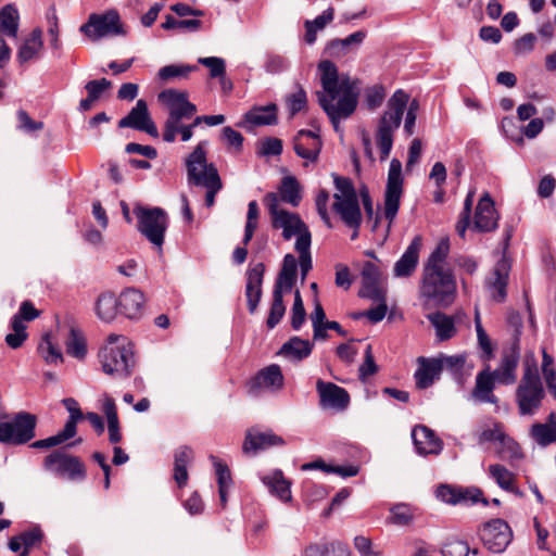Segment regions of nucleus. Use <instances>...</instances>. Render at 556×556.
Segmentation results:
<instances>
[{
  "instance_id": "45",
  "label": "nucleus",
  "mask_w": 556,
  "mask_h": 556,
  "mask_svg": "<svg viewBox=\"0 0 556 556\" xmlns=\"http://www.w3.org/2000/svg\"><path fill=\"white\" fill-rule=\"evenodd\" d=\"M66 352L73 357L84 358L87 354L86 340L83 332L72 326L66 339Z\"/></svg>"
},
{
  "instance_id": "1",
  "label": "nucleus",
  "mask_w": 556,
  "mask_h": 556,
  "mask_svg": "<svg viewBox=\"0 0 556 556\" xmlns=\"http://www.w3.org/2000/svg\"><path fill=\"white\" fill-rule=\"evenodd\" d=\"M321 91H317L320 108L329 117L336 131L340 130L341 119L349 118L356 110L359 96V80L348 74H339L332 61L324 60L318 64Z\"/></svg>"
},
{
  "instance_id": "29",
  "label": "nucleus",
  "mask_w": 556,
  "mask_h": 556,
  "mask_svg": "<svg viewBox=\"0 0 556 556\" xmlns=\"http://www.w3.org/2000/svg\"><path fill=\"white\" fill-rule=\"evenodd\" d=\"M296 276L298 261L293 254H286L274 290H278L281 294L290 292L295 285Z\"/></svg>"
},
{
  "instance_id": "56",
  "label": "nucleus",
  "mask_w": 556,
  "mask_h": 556,
  "mask_svg": "<svg viewBox=\"0 0 556 556\" xmlns=\"http://www.w3.org/2000/svg\"><path fill=\"white\" fill-rule=\"evenodd\" d=\"M38 351L48 364H58L63 362L61 350L55 346L49 336H46L38 346Z\"/></svg>"
},
{
  "instance_id": "58",
  "label": "nucleus",
  "mask_w": 556,
  "mask_h": 556,
  "mask_svg": "<svg viewBox=\"0 0 556 556\" xmlns=\"http://www.w3.org/2000/svg\"><path fill=\"white\" fill-rule=\"evenodd\" d=\"M306 312L299 290L294 292V302L291 309V326L299 330L305 321Z\"/></svg>"
},
{
  "instance_id": "31",
  "label": "nucleus",
  "mask_w": 556,
  "mask_h": 556,
  "mask_svg": "<svg viewBox=\"0 0 556 556\" xmlns=\"http://www.w3.org/2000/svg\"><path fill=\"white\" fill-rule=\"evenodd\" d=\"M332 210L346 227L361 228L363 215L358 199L333 202Z\"/></svg>"
},
{
  "instance_id": "11",
  "label": "nucleus",
  "mask_w": 556,
  "mask_h": 556,
  "mask_svg": "<svg viewBox=\"0 0 556 556\" xmlns=\"http://www.w3.org/2000/svg\"><path fill=\"white\" fill-rule=\"evenodd\" d=\"M37 418L26 412L17 413L11 421L0 422V442L21 445L35 438Z\"/></svg>"
},
{
  "instance_id": "14",
  "label": "nucleus",
  "mask_w": 556,
  "mask_h": 556,
  "mask_svg": "<svg viewBox=\"0 0 556 556\" xmlns=\"http://www.w3.org/2000/svg\"><path fill=\"white\" fill-rule=\"evenodd\" d=\"M483 545L492 553L505 552L513 540V531L509 525L501 519H491L484 522L478 530Z\"/></svg>"
},
{
  "instance_id": "44",
  "label": "nucleus",
  "mask_w": 556,
  "mask_h": 556,
  "mask_svg": "<svg viewBox=\"0 0 556 556\" xmlns=\"http://www.w3.org/2000/svg\"><path fill=\"white\" fill-rule=\"evenodd\" d=\"M18 12L17 10L8 4L0 11V34L15 38L18 30Z\"/></svg>"
},
{
  "instance_id": "46",
  "label": "nucleus",
  "mask_w": 556,
  "mask_h": 556,
  "mask_svg": "<svg viewBox=\"0 0 556 556\" xmlns=\"http://www.w3.org/2000/svg\"><path fill=\"white\" fill-rule=\"evenodd\" d=\"M496 454L501 459L510 463L519 460L523 457L519 444L511 438L507 437L506 434H504L501 441L498 442Z\"/></svg>"
},
{
  "instance_id": "5",
  "label": "nucleus",
  "mask_w": 556,
  "mask_h": 556,
  "mask_svg": "<svg viewBox=\"0 0 556 556\" xmlns=\"http://www.w3.org/2000/svg\"><path fill=\"white\" fill-rule=\"evenodd\" d=\"M408 101V94L402 89H397L388 100L387 110L378 122L376 132V142L380 150L381 161L387 160L390 155L394 132L401 126Z\"/></svg>"
},
{
  "instance_id": "63",
  "label": "nucleus",
  "mask_w": 556,
  "mask_h": 556,
  "mask_svg": "<svg viewBox=\"0 0 556 556\" xmlns=\"http://www.w3.org/2000/svg\"><path fill=\"white\" fill-rule=\"evenodd\" d=\"M306 92L302 87H299L298 90L287 99L288 109L292 116L302 111L306 106Z\"/></svg>"
},
{
  "instance_id": "21",
  "label": "nucleus",
  "mask_w": 556,
  "mask_h": 556,
  "mask_svg": "<svg viewBox=\"0 0 556 556\" xmlns=\"http://www.w3.org/2000/svg\"><path fill=\"white\" fill-rule=\"evenodd\" d=\"M422 247L421 236H416L410 241L404 253L393 266V276L396 278H408L415 273L419 263V253Z\"/></svg>"
},
{
  "instance_id": "18",
  "label": "nucleus",
  "mask_w": 556,
  "mask_h": 556,
  "mask_svg": "<svg viewBox=\"0 0 556 556\" xmlns=\"http://www.w3.org/2000/svg\"><path fill=\"white\" fill-rule=\"evenodd\" d=\"M316 390L319 395L320 406L323 408L345 409L350 403L348 391L332 382H325L318 379Z\"/></svg>"
},
{
  "instance_id": "64",
  "label": "nucleus",
  "mask_w": 556,
  "mask_h": 556,
  "mask_svg": "<svg viewBox=\"0 0 556 556\" xmlns=\"http://www.w3.org/2000/svg\"><path fill=\"white\" fill-rule=\"evenodd\" d=\"M442 365V370L446 369L451 371L453 375H459L465 366L466 357L464 355H452V356H442L437 358Z\"/></svg>"
},
{
  "instance_id": "47",
  "label": "nucleus",
  "mask_w": 556,
  "mask_h": 556,
  "mask_svg": "<svg viewBox=\"0 0 556 556\" xmlns=\"http://www.w3.org/2000/svg\"><path fill=\"white\" fill-rule=\"evenodd\" d=\"M332 178L337 190L333 194V202L358 199L356 189L350 178L337 174H332Z\"/></svg>"
},
{
  "instance_id": "37",
  "label": "nucleus",
  "mask_w": 556,
  "mask_h": 556,
  "mask_svg": "<svg viewBox=\"0 0 556 556\" xmlns=\"http://www.w3.org/2000/svg\"><path fill=\"white\" fill-rule=\"evenodd\" d=\"M279 203L282 201L292 205L299 206L302 200L301 186L294 176H286L281 179L278 187Z\"/></svg>"
},
{
  "instance_id": "48",
  "label": "nucleus",
  "mask_w": 556,
  "mask_h": 556,
  "mask_svg": "<svg viewBox=\"0 0 556 556\" xmlns=\"http://www.w3.org/2000/svg\"><path fill=\"white\" fill-rule=\"evenodd\" d=\"M197 70V65L169 64L159 70L157 77L162 81H168L175 78H187L191 72Z\"/></svg>"
},
{
  "instance_id": "49",
  "label": "nucleus",
  "mask_w": 556,
  "mask_h": 556,
  "mask_svg": "<svg viewBox=\"0 0 556 556\" xmlns=\"http://www.w3.org/2000/svg\"><path fill=\"white\" fill-rule=\"evenodd\" d=\"M450 253L448 239H442L430 253L424 268H447L446 258Z\"/></svg>"
},
{
  "instance_id": "36",
  "label": "nucleus",
  "mask_w": 556,
  "mask_h": 556,
  "mask_svg": "<svg viewBox=\"0 0 556 556\" xmlns=\"http://www.w3.org/2000/svg\"><path fill=\"white\" fill-rule=\"evenodd\" d=\"M263 483L283 502L291 500L290 482L285 479L281 470H274L271 473L262 478Z\"/></svg>"
},
{
  "instance_id": "4",
  "label": "nucleus",
  "mask_w": 556,
  "mask_h": 556,
  "mask_svg": "<svg viewBox=\"0 0 556 556\" xmlns=\"http://www.w3.org/2000/svg\"><path fill=\"white\" fill-rule=\"evenodd\" d=\"M206 141H200L186 159L187 181L189 185L206 189L205 205L212 207L215 197L222 190L223 182L213 163H207Z\"/></svg>"
},
{
  "instance_id": "59",
  "label": "nucleus",
  "mask_w": 556,
  "mask_h": 556,
  "mask_svg": "<svg viewBox=\"0 0 556 556\" xmlns=\"http://www.w3.org/2000/svg\"><path fill=\"white\" fill-rule=\"evenodd\" d=\"M198 62L210 70L212 78H222L226 73V64L224 59L217 56L200 58Z\"/></svg>"
},
{
  "instance_id": "30",
  "label": "nucleus",
  "mask_w": 556,
  "mask_h": 556,
  "mask_svg": "<svg viewBox=\"0 0 556 556\" xmlns=\"http://www.w3.org/2000/svg\"><path fill=\"white\" fill-rule=\"evenodd\" d=\"M418 363L419 367L414 375L416 387L418 389H427L439 378L442 365L437 358L427 359L419 357Z\"/></svg>"
},
{
  "instance_id": "34",
  "label": "nucleus",
  "mask_w": 556,
  "mask_h": 556,
  "mask_svg": "<svg viewBox=\"0 0 556 556\" xmlns=\"http://www.w3.org/2000/svg\"><path fill=\"white\" fill-rule=\"evenodd\" d=\"M42 46V31L40 28H35L17 51L16 58L18 63L24 64L37 58Z\"/></svg>"
},
{
  "instance_id": "60",
  "label": "nucleus",
  "mask_w": 556,
  "mask_h": 556,
  "mask_svg": "<svg viewBox=\"0 0 556 556\" xmlns=\"http://www.w3.org/2000/svg\"><path fill=\"white\" fill-rule=\"evenodd\" d=\"M282 148L280 139L268 137L260 142L257 153L261 156H277L282 153Z\"/></svg>"
},
{
  "instance_id": "16",
  "label": "nucleus",
  "mask_w": 556,
  "mask_h": 556,
  "mask_svg": "<svg viewBox=\"0 0 556 556\" xmlns=\"http://www.w3.org/2000/svg\"><path fill=\"white\" fill-rule=\"evenodd\" d=\"M362 289L359 296L370 300H382L386 289L382 283V275L377 265L371 262H365L362 271Z\"/></svg>"
},
{
  "instance_id": "25",
  "label": "nucleus",
  "mask_w": 556,
  "mask_h": 556,
  "mask_svg": "<svg viewBox=\"0 0 556 556\" xmlns=\"http://www.w3.org/2000/svg\"><path fill=\"white\" fill-rule=\"evenodd\" d=\"M412 439L417 453L420 455H437L442 451V441L430 428L424 425H417L413 428Z\"/></svg>"
},
{
  "instance_id": "50",
  "label": "nucleus",
  "mask_w": 556,
  "mask_h": 556,
  "mask_svg": "<svg viewBox=\"0 0 556 556\" xmlns=\"http://www.w3.org/2000/svg\"><path fill=\"white\" fill-rule=\"evenodd\" d=\"M488 473L490 478H492L495 483L504 491L510 489L511 484L516 481L515 473L500 464L490 465L488 468Z\"/></svg>"
},
{
  "instance_id": "10",
  "label": "nucleus",
  "mask_w": 556,
  "mask_h": 556,
  "mask_svg": "<svg viewBox=\"0 0 556 556\" xmlns=\"http://www.w3.org/2000/svg\"><path fill=\"white\" fill-rule=\"evenodd\" d=\"M79 31L93 42L105 37L125 35L121 16L114 9L101 14L91 13Z\"/></svg>"
},
{
  "instance_id": "22",
  "label": "nucleus",
  "mask_w": 556,
  "mask_h": 556,
  "mask_svg": "<svg viewBox=\"0 0 556 556\" xmlns=\"http://www.w3.org/2000/svg\"><path fill=\"white\" fill-rule=\"evenodd\" d=\"M265 274V265L257 263L247 270L245 296L248 308L254 314L262 299V285Z\"/></svg>"
},
{
  "instance_id": "33",
  "label": "nucleus",
  "mask_w": 556,
  "mask_h": 556,
  "mask_svg": "<svg viewBox=\"0 0 556 556\" xmlns=\"http://www.w3.org/2000/svg\"><path fill=\"white\" fill-rule=\"evenodd\" d=\"M193 459V451L189 446H180L174 453V480L179 488H184L188 482V465Z\"/></svg>"
},
{
  "instance_id": "20",
  "label": "nucleus",
  "mask_w": 556,
  "mask_h": 556,
  "mask_svg": "<svg viewBox=\"0 0 556 556\" xmlns=\"http://www.w3.org/2000/svg\"><path fill=\"white\" fill-rule=\"evenodd\" d=\"M519 359L520 351L518 344L515 343L503 351L498 367L492 371L498 383L509 386L516 382V370Z\"/></svg>"
},
{
  "instance_id": "15",
  "label": "nucleus",
  "mask_w": 556,
  "mask_h": 556,
  "mask_svg": "<svg viewBox=\"0 0 556 556\" xmlns=\"http://www.w3.org/2000/svg\"><path fill=\"white\" fill-rule=\"evenodd\" d=\"M118 127L143 131L152 138L160 137L159 129L152 119L148 104L143 99L138 100L130 112L118 121Z\"/></svg>"
},
{
  "instance_id": "39",
  "label": "nucleus",
  "mask_w": 556,
  "mask_h": 556,
  "mask_svg": "<svg viewBox=\"0 0 556 556\" xmlns=\"http://www.w3.org/2000/svg\"><path fill=\"white\" fill-rule=\"evenodd\" d=\"M117 313H119L118 298L111 292H105L98 296L96 314L102 321H112Z\"/></svg>"
},
{
  "instance_id": "41",
  "label": "nucleus",
  "mask_w": 556,
  "mask_h": 556,
  "mask_svg": "<svg viewBox=\"0 0 556 556\" xmlns=\"http://www.w3.org/2000/svg\"><path fill=\"white\" fill-rule=\"evenodd\" d=\"M244 118L254 126L274 125L277 123V108L275 104L254 108L245 113Z\"/></svg>"
},
{
  "instance_id": "62",
  "label": "nucleus",
  "mask_w": 556,
  "mask_h": 556,
  "mask_svg": "<svg viewBox=\"0 0 556 556\" xmlns=\"http://www.w3.org/2000/svg\"><path fill=\"white\" fill-rule=\"evenodd\" d=\"M469 553L468 543L460 540H450L441 548L443 556H468Z\"/></svg>"
},
{
  "instance_id": "3",
  "label": "nucleus",
  "mask_w": 556,
  "mask_h": 556,
  "mask_svg": "<svg viewBox=\"0 0 556 556\" xmlns=\"http://www.w3.org/2000/svg\"><path fill=\"white\" fill-rule=\"evenodd\" d=\"M105 375L116 379L130 377L137 365L134 344L125 336L111 333L98 353Z\"/></svg>"
},
{
  "instance_id": "28",
  "label": "nucleus",
  "mask_w": 556,
  "mask_h": 556,
  "mask_svg": "<svg viewBox=\"0 0 556 556\" xmlns=\"http://www.w3.org/2000/svg\"><path fill=\"white\" fill-rule=\"evenodd\" d=\"M144 294L135 289L128 288L118 296L119 314L127 318H138L143 312Z\"/></svg>"
},
{
  "instance_id": "17",
  "label": "nucleus",
  "mask_w": 556,
  "mask_h": 556,
  "mask_svg": "<svg viewBox=\"0 0 556 556\" xmlns=\"http://www.w3.org/2000/svg\"><path fill=\"white\" fill-rule=\"evenodd\" d=\"M510 265L506 260H500L489 278L485 280V289L492 300L502 303L507 296V285L509 278Z\"/></svg>"
},
{
  "instance_id": "26",
  "label": "nucleus",
  "mask_w": 556,
  "mask_h": 556,
  "mask_svg": "<svg viewBox=\"0 0 556 556\" xmlns=\"http://www.w3.org/2000/svg\"><path fill=\"white\" fill-rule=\"evenodd\" d=\"M496 378L490 371V366L481 370L476 377V386L471 392L472 397L480 403H497V397L493 394Z\"/></svg>"
},
{
  "instance_id": "35",
  "label": "nucleus",
  "mask_w": 556,
  "mask_h": 556,
  "mask_svg": "<svg viewBox=\"0 0 556 556\" xmlns=\"http://www.w3.org/2000/svg\"><path fill=\"white\" fill-rule=\"evenodd\" d=\"M314 344L300 337H292L280 349L279 354L293 361H302L309 356Z\"/></svg>"
},
{
  "instance_id": "7",
  "label": "nucleus",
  "mask_w": 556,
  "mask_h": 556,
  "mask_svg": "<svg viewBox=\"0 0 556 556\" xmlns=\"http://www.w3.org/2000/svg\"><path fill=\"white\" fill-rule=\"evenodd\" d=\"M456 291V281L450 268H424L419 293L426 303L448 305Z\"/></svg>"
},
{
  "instance_id": "52",
  "label": "nucleus",
  "mask_w": 556,
  "mask_h": 556,
  "mask_svg": "<svg viewBox=\"0 0 556 556\" xmlns=\"http://www.w3.org/2000/svg\"><path fill=\"white\" fill-rule=\"evenodd\" d=\"M531 437L541 446L556 442V425L534 424L531 427Z\"/></svg>"
},
{
  "instance_id": "19",
  "label": "nucleus",
  "mask_w": 556,
  "mask_h": 556,
  "mask_svg": "<svg viewBox=\"0 0 556 556\" xmlns=\"http://www.w3.org/2000/svg\"><path fill=\"white\" fill-rule=\"evenodd\" d=\"M321 146L319 136L312 130L301 129L293 138V150L296 155L311 163L317 162Z\"/></svg>"
},
{
  "instance_id": "32",
  "label": "nucleus",
  "mask_w": 556,
  "mask_h": 556,
  "mask_svg": "<svg viewBox=\"0 0 556 556\" xmlns=\"http://www.w3.org/2000/svg\"><path fill=\"white\" fill-rule=\"evenodd\" d=\"M283 381L285 378L280 367L273 364L258 371L252 381V387L270 391H279L283 387Z\"/></svg>"
},
{
  "instance_id": "2",
  "label": "nucleus",
  "mask_w": 556,
  "mask_h": 556,
  "mask_svg": "<svg viewBox=\"0 0 556 556\" xmlns=\"http://www.w3.org/2000/svg\"><path fill=\"white\" fill-rule=\"evenodd\" d=\"M159 101L165 106L167 117L163 125L162 139L172 143L177 137L182 142H187L192 138V132L188 126L190 121L197 113V106L188 99V92L177 89H166L159 93Z\"/></svg>"
},
{
  "instance_id": "38",
  "label": "nucleus",
  "mask_w": 556,
  "mask_h": 556,
  "mask_svg": "<svg viewBox=\"0 0 556 556\" xmlns=\"http://www.w3.org/2000/svg\"><path fill=\"white\" fill-rule=\"evenodd\" d=\"M389 511L388 522L400 527L410 526L418 516V508L407 503L394 504Z\"/></svg>"
},
{
  "instance_id": "9",
  "label": "nucleus",
  "mask_w": 556,
  "mask_h": 556,
  "mask_svg": "<svg viewBox=\"0 0 556 556\" xmlns=\"http://www.w3.org/2000/svg\"><path fill=\"white\" fill-rule=\"evenodd\" d=\"M544 389L538 374L536 365H526L523 376L516 391V401L522 416L533 415L540 408Z\"/></svg>"
},
{
  "instance_id": "27",
  "label": "nucleus",
  "mask_w": 556,
  "mask_h": 556,
  "mask_svg": "<svg viewBox=\"0 0 556 556\" xmlns=\"http://www.w3.org/2000/svg\"><path fill=\"white\" fill-rule=\"evenodd\" d=\"M366 31H355L343 39H332L328 41L325 48V52L336 59H340L346 55L349 52L356 50L365 40Z\"/></svg>"
},
{
  "instance_id": "54",
  "label": "nucleus",
  "mask_w": 556,
  "mask_h": 556,
  "mask_svg": "<svg viewBox=\"0 0 556 556\" xmlns=\"http://www.w3.org/2000/svg\"><path fill=\"white\" fill-rule=\"evenodd\" d=\"M286 313V306L283 304V294L278 290L273 291V303L269 309V314L266 320V325L269 329L275 328L282 319Z\"/></svg>"
},
{
  "instance_id": "6",
  "label": "nucleus",
  "mask_w": 556,
  "mask_h": 556,
  "mask_svg": "<svg viewBox=\"0 0 556 556\" xmlns=\"http://www.w3.org/2000/svg\"><path fill=\"white\" fill-rule=\"evenodd\" d=\"M263 202L268 211L271 228L281 230V236L286 241L291 240L293 237L296 240L312 239V233L301 216L298 213L281 207L276 192H268L264 197Z\"/></svg>"
},
{
  "instance_id": "57",
  "label": "nucleus",
  "mask_w": 556,
  "mask_h": 556,
  "mask_svg": "<svg viewBox=\"0 0 556 556\" xmlns=\"http://www.w3.org/2000/svg\"><path fill=\"white\" fill-rule=\"evenodd\" d=\"M386 98V90L382 85H374L365 89V103L368 110L378 109Z\"/></svg>"
},
{
  "instance_id": "51",
  "label": "nucleus",
  "mask_w": 556,
  "mask_h": 556,
  "mask_svg": "<svg viewBox=\"0 0 556 556\" xmlns=\"http://www.w3.org/2000/svg\"><path fill=\"white\" fill-rule=\"evenodd\" d=\"M311 244L312 239L308 238L295 240L294 249L299 253V265L301 268L302 279H305L306 275L313 267Z\"/></svg>"
},
{
  "instance_id": "43",
  "label": "nucleus",
  "mask_w": 556,
  "mask_h": 556,
  "mask_svg": "<svg viewBox=\"0 0 556 556\" xmlns=\"http://www.w3.org/2000/svg\"><path fill=\"white\" fill-rule=\"evenodd\" d=\"M428 319L435 328L437 337L440 341L448 340L455 334V325L452 317L437 312L429 314Z\"/></svg>"
},
{
  "instance_id": "40",
  "label": "nucleus",
  "mask_w": 556,
  "mask_h": 556,
  "mask_svg": "<svg viewBox=\"0 0 556 556\" xmlns=\"http://www.w3.org/2000/svg\"><path fill=\"white\" fill-rule=\"evenodd\" d=\"M334 17V9L329 7L320 15L314 20L304 22L305 36L304 40L307 45H314L317 39V31L323 30Z\"/></svg>"
},
{
  "instance_id": "23",
  "label": "nucleus",
  "mask_w": 556,
  "mask_h": 556,
  "mask_svg": "<svg viewBox=\"0 0 556 556\" xmlns=\"http://www.w3.org/2000/svg\"><path fill=\"white\" fill-rule=\"evenodd\" d=\"M498 214L489 193H484L477 205L473 228L481 232L493 231L497 228Z\"/></svg>"
},
{
  "instance_id": "8",
  "label": "nucleus",
  "mask_w": 556,
  "mask_h": 556,
  "mask_svg": "<svg viewBox=\"0 0 556 556\" xmlns=\"http://www.w3.org/2000/svg\"><path fill=\"white\" fill-rule=\"evenodd\" d=\"M137 230L154 247L162 249L168 228V215L161 207L136 205Z\"/></svg>"
},
{
  "instance_id": "13",
  "label": "nucleus",
  "mask_w": 556,
  "mask_h": 556,
  "mask_svg": "<svg viewBox=\"0 0 556 556\" xmlns=\"http://www.w3.org/2000/svg\"><path fill=\"white\" fill-rule=\"evenodd\" d=\"M43 468L58 477L70 480H84L86 477L85 465L81 460L62 450L53 451L46 456Z\"/></svg>"
},
{
  "instance_id": "55",
  "label": "nucleus",
  "mask_w": 556,
  "mask_h": 556,
  "mask_svg": "<svg viewBox=\"0 0 556 556\" xmlns=\"http://www.w3.org/2000/svg\"><path fill=\"white\" fill-rule=\"evenodd\" d=\"M10 325L13 332L5 336V343L11 349H18L28 337L26 332V325L21 323L17 318H12Z\"/></svg>"
},
{
  "instance_id": "53",
  "label": "nucleus",
  "mask_w": 556,
  "mask_h": 556,
  "mask_svg": "<svg viewBox=\"0 0 556 556\" xmlns=\"http://www.w3.org/2000/svg\"><path fill=\"white\" fill-rule=\"evenodd\" d=\"M202 25L200 20H177L172 15H166L161 27L165 30L177 31H197Z\"/></svg>"
},
{
  "instance_id": "61",
  "label": "nucleus",
  "mask_w": 556,
  "mask_h": 556,
  "mask_svg": "<svg viewBox=\"0 0 556 556\" xmlns=\"http://www.w3.org/2000/svg\"><path fill=\"white\" fill-rule=\"evenodd\" d=\"M112 87V83L106 78L90 80L85 85L87 96L90 100L98 101L104 91Z\"/></svg>"
},
{
  "instance_id": "12",
  "label": "nucleus",
  "mask_w": 556,
  "mask_h": 556,
  "mask_svg": "<svg viewBox=\"0 0 556 556\" xmlns=\"http://www.w3.org/2000/svg\"><path fill=\"white\" fill-rule=\"evenodd\" d=\"M403 194L402 163L397 159L390 162L388 180L384 192V217L388 220V230L391 228L401 203Z\"/></svg>"
},
{
  "instance_id": "24",
  "label": "nucleus",
  "mask_w": 556,
  "mask_h": 556,
  "mask_svg": "<svg viewBox=\"0 0 556 556\" xmlns=\"http://www.w3.org/2000/svg\"><path fill=\"white\" fill-rule=\"evenodd\" d=\"M279 445H285V440L271 430L260 431L257 429H251L247 432L242 448L244 453L255 454L258 451Z\"/></svg>"
},
{
  "instance_id": "42",
  "label": "nucleus",
  "mask_w": 556,
  "mask_h": 556,
  "mask_svg": "<svg viewBox=\"0 0 556 556\" xmlns=\"http://www.w3.org/2000/svg\"><path fill=\"white\" fill-rule=\"evenodd\" d=\"M63 405L70 413V417L66 420L63 430L61 432L63 433V437L67 438L68 440L74 438L77 432V422L81 419H84L85 415L83 414L78 402L73 397H67L62 401Z\"/></svg>"
}]
</instances>
